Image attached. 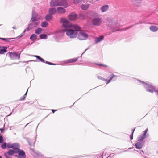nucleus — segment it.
<instances>
[{
	"mask_svg": "<svg viewBox=\"0 0 158 158\" xmlns=\"http://www.w3.org/2000/svg\"><path fill=\"white\" fill-rule=\"evenodd\" d=\"M0 158H2V156H0Z\"/></svg>",
	"mask_w": 158,
	"mask_h": 158,
	"instance_id": "nucleus-51",
	"label": "nucleus"
},
{
	"mask_svg": "<svg viewBox=\"0 0 158 158\" xmlns=\"http://www.w3.org/2000/svg\"><path fill=\"white\" fill-rule=\"evenodd\" d=\"M56 10L55 8H50L49 9V14L51 15L54 14L56 12Z\"/></svg>",
	"mask_w": 158,
	"mask_h": 158,
	"instance_id": "nucleus-23",
	"label": "nucleus"
},
{
	"mask_svg": "<svg viewBox=\"0 0 158 158\" xmlns=\"http://www.w3.org/2000/svg\"><path fill=\"white\" fill-rule=\"evenodd\" d=\"M110 78L109 80L105 79L100 76H98L97 78L98 79H101L106 81V82H107L106 84H107L109 83L113 79H114L113 81L115 80L117 77V76H115L113 74H111L110 75Z\"/></svg>",
	"mask_w": 158,
	"mask_h": 158,
	"instance_id": "nucleus-5",
	"label": "nucleus"
},
{
	"mask_svg": "<svg viewBox=\"0 0 158 158\" xmlns=\"http://www.w3.org/2000/svg\"><path fill=\"white\" fill-rule=\"evenodd\" d=\"M13 146L12 148L15 150V152L18 150L20 147L19 144L16 143H13Z\"/></svg>",
	"mask_w": 158,
	"mask_h": 158,
	"instance_id": "nucleus-18",
	"label": "nucleus"
},
{
	"mask_svg": "<svg viewBox=\"0 0 158 158\" xmlns=\"http://www.w3.org/2000/svg\"><path fill=\"white\" fill-rule=\"evenodd\" d=\"M39 37L41 39L46 40L47 39V36L46 35L42 34L39 35Z\"/></svg>",
	"mask_w": 158,
	"mask_h": 158,
	"instance_id": "nucleus-28",
	"label": "nucleus"
},
{
	"mask_svg": "<svg viewBox=\"0 0 158 158\" xmlns=\"http://www.w3.org/2000/svg\"><path fill=\"white\" fill-rule=\"evenodd\" d=\"M64 28L63 31L66 32V35L70 38H76L77 36L78 31H80V27L76 24H72L66 18L61 19Z\"/></svg>",
	"mask_w": 158,
	"mask_h": 158,
	"instance_id": "nucleus-1",
	"label": "nucleus"
},
{
	"mask_svg": "<svg viewBox=\"0 0 158 158\" xmlns=\"http://www.w3.org/2000/svg\"><path fill=\"white\" fill-rule=\"evenodd\" d=\"M135 146L137 149H141L143 147L142 142H139L137 141V142L135 144Z\"/></svg>",
	"mask_w": 158,
	"mask_h": 158,
	"instance_id": "nucleus-14",
	"label": "nucleus"
},
{
	"mask_svg": "<svg viewBox=\"0 0 158 158\" xmlns=\"http://www.w3.org/2000/svg\"><path fill=\"white\" fill-rule=\"evenodd\" d=\"M1 25L0 24V26Z\"/></svg>",
	"mask_w": 158,
	"mask_h": 158,
	"instance_id": "nucleus-56",
	"label": "nucleus"
},
{
	"mask_svg": "<svg viewBox=\"0 0 158 158\" xmlns=\"http://www.w3.org/2000/svg\"><path fill=\"white\" fill-rule=\"evenodd\" d=\"M50 4L52 6H59V0H51Z\"/></svg>",
	"mask_w": 158,
	"mask_h": 158,
	"instance_id": "nucleus-11",
	"label": "nucleus"
},
{
	"mask_svg": "<svg viewBox=\"0 0 158 158\" xmlns=\"http://www.w3.org/2000/svg\"><path fill=\"white\" fill-rule=\"evenodd\" d=\"M48 25V23L47 22L44 21L42 23L41 26L42 27H45Z\"/></svg>",
	"mask_w": 158,
	"mask_h": 158,
	"instance_id": "nucleus-30",
	"label": "nucleus"
},
{
	"mask_svg": "<svg viewBox=\"0 0 158 158\" xmlns=\"http://www.w3.org/2000/svg\"><path fill=\"white\" fill-rule=\"evenodd\" d=\"M9 55L11 59L13 60H19L20 58V54H18L15 52H9L7 55Z\"/></svg>",
	"mask_w": 158,
	"mask_h": 158,
	"instance_id": "nucleus-6",
	"label": "nucleus"
},
{
	"mask_svg": "<svg viewBox=\"0 0 158 158\" xmlns=\"http://www.w3.org/2000/svg\"><path fill=\"white\" fill-rule=\"evenodd\" d=\"M7 147L9 148H12L13 147V144H11L10 143H8L7 144Z\"/></svg>",
	"mask_w": 158,
	"mask_h": 158,
	"instance_id": "nucleus-35",
	"label": "nucleus"
},
{
	"mask_svg": "<svg viewBox=\"0 0 158 158\" xmlns=\"http://www.w3.org/2000/svg\"><path fill=\"white\" fill-rule=\"evenodd\" d=\"M77 38L80 40H86L88 38V35L85 31H81V28L80 31H78Z\"/></svg>",
	"mask_w": 158,
	"mask_h": 158,
	"instance_id": "nucleus-4",
	"label": "nucleus"
},
{
	"mask_svg": "<svg viewBox=\"0 0 158 158\" xmlns=\"http://www.w3.org/2000/svg\"><path fill=\"white\" fill-rule=\"evenodd\" d=\"M111 154H110V156L109 157H110V156H111Z\"/></svg>",
	"mask_w": 158,
	"mask_h": 158,
	"instance_id": "nucleus-50",
	"label": "nucleus"
},
{
	"mask_svg": "<svg viewBox=\"0 0 158 158\" xmlns=\"http://www.w3.org/2000/svg\"><path fill=\"white\" fill-rule=\"evenodd\" d=\"M95 64L99 66H103L104 67H107V66L106 65H104L101 64L95 63Z\"/></svg>",
	"mask_w": 158,
	"mask_h": 158,
	"instance_id": "nucleus-36",
	"label": "nucleus"
},
{
	"mask_svg": "<svg viewBox=\"0 0 158 158\" xmlns=\"http://www.w3.org/2000/svg\"><path fill=\"white\" fill-rule=\"evenodd\" d=\"M140 152H143V153H144V152H143V151L142 150H141V151H140Z\"/></svg>",
	"mask_w": 158,
	"mask_h": 158,
	"instance_id": "nucleus-48",
	"label": "nucleus"
},
{
	"mask_svg": "<svg viewBox=\"0 0 158 158\" xmlns=\"http://www.w3.org/2000/svg\"><path fill=\"white\" fill-rule=\"evenodd\" d=\"M136 6H138L142 2L143 0H132Z\"/></svg>",
	"mask_w": 158,
	"mask_h": 158,
	"instance_id": "nucleus-24",
	"label": "nucleus"
},
{
	"mask_svg": "<svg viewBox=\"0 0 158 158\" xmlns=\"http://www.w3.org/2000/svg\"><path fill=\"white\" fill-rule=\"evenodd\" d=\"M0 39H1L2 40H3L7 41V39L5 38H0Z\"/></svg>",
	"mask_w": 158,
	"mask_h": 158,
	"instance_id": "nucleus-42",
	"label": "nucleus"
},
{
	"mask_svg": "<svg viewBox=\"0 0 158 158\" xmlns=\"http://www.w3.org/2000/svg\"><path fill=\"white\" fill-rule=\"evenodd\" d=\"M3 129H0V130L1 131V132H2Z\"/></svg>",
	"mask_w": 158,
	"mask_h": 158,
	"instance_id": "nucleus-46",
	"label": "nucleus"
},
{
	"mask_svg": "<svg viewBox=\"0 0 158 158\" xmlns=\"http://www.w3.org/2000/svg\"><path fill=\"white\" fill-rule=\"evenodd\" d=\"M150 30L152 32H156L158 29L157 27L155 26L152 25L149 27Z\"/></svg>",
	"mask_w": 158,
	"mask_h": 158,
	"instance_id": "nucleus-20",
	"label": "nucleus"
},
{
	"mask_svg": "<svg viewBox=\"0 0 158 158\" xmlns=\"http://www.w3.org/2000/svg\"><path fill=\"white\" fill-rule=\"evenodd\" d=\"M57 11L59 14H64L66 12L65 9L64 8L61 7L57 8Z\"/></svg>",
	"mask_w": 158,
	"mask_h": 158,
	"instance_id": "nucleus-17",
	"label": "nucleus"
},
{
	"mask_svg": "<svg viewBox=\"0 0 158 158\" xmlns=\"http://www.w3.org/2000/svg\"><path fill=\"white\" fill-rule=\"evenodd\" d=\"M139 153H140V154H141V152H139Z\"/></svg>",
	"mask_w": 158,
	"mask_h": 158,
	"instance_id": "nucleus-54",
	"label": "nucleus"
},
{
	"mask_svg": "<svg viewBox=\"0 0 158 158\" xmlns=\"http://www.w3.org/2000/svg\"><path fill=\"white\" fill-rule=\"evenodd\" d=\"M104 36L103 35H101L100 36L97 37L95 40V42L96 43L100 42L103 40Z\"/></svg>",
	"mask_w": 158,
	"mask_h": 158,
	"instance_id": "nucleus-22",
	"label": "nucleus"
},
{
	"mask_svg": "<svg viewBox=\"0 0 158 158\" xmlns=\"http://www.w3.org/2000/svg\"><path fill=\"white\" fill-rule=\"evenodd\" d=\"M77 15L74 13H71L68 16L69 19L71 20H74L77 18Z\"/></svg>",
	"mask_w": 158,
	"mask_h": 158,
	"instance_id": "nucleus-15",
	"label": "nucleus"
},
{
	"mask_svg": "<svg viewBox=\"0 0 158 158\" xmlns=\"http://www.w3.org/2000/svg\"><path fill=\"white\" fill-rule=\"evenodd\" d=\"M27 91H28V89L27 90L26 93L24 95V96L23 97H21L20 98V101H22L23 100H24L25 99V98H26V96L27 95Z\"/></svg>",
	"mask_w": 158,
	"mask_h": 158,
	"instance_id": "nucleus-34",
	"label": "nucleus"
},
{
	"mask_svg": "<svg viewBox=\"0 0 158 158\" xmlns=\"http://www.w3.org/2000/svg\"><path fill=\"white\" fill-rule=\"evenodd\" d=\"M92 22L94 25L99 26L101 24L102 20L100 18H95L92 19Z\"/></svg>",
	"mask_w": 158,
	"mask_h": 158,
	"instance_id": "nucleus-7",
	"label": "nucleus"
},
{
	"mask_svg": "<svg viewBox=\"0 0 158 158\" xmlns=\"http://www.w3.org/2000/svg\"><path fill=\"white\" fill-rule=\"evenodd\" d=\"M14 153H15V150H12L10 149L7 152L5 153H4V155L6 158H9L8 154L10 155H12Z\"/></svg>",
	"mask_w": 158,
	"mask_h": 158,
	"instance_id": "nucleus-13",
	"label": "nucleus"
},
{
	"mask_svg": "<svg viewBox=\"0 0 158 158\" xmlns=\"http://www.w3.org/2000/svg\"><path fill=\"white\" fill-rule=\"evenodd\" d=\"M148 129H146L144 131H143V133L142 134V135H143L145 136H146V134L147 133V132L148 131Z\"/></svg>",
	"mask_w": 158,
	"mask_h": 158,
	"instance_id": "nucleus-39",
	"label": "nucleus"
},
{
	"mask_svg": "<svg viewBox=\"0 0 158 158\" xmlns=\"http://www.w3.org/2000/svg\"><path fill=\"white\" fill-rule=\"evenodd\" d=\"M42 31V28H38L35 30V33L37 34H39L40 33H41Z\"/></svg>",
	"mask_w": 158,
	"mask_h": 158,
	"instance_id": "nucleus-29",
	"label": "nucleus"
},
{
	"mask_svg": "<svg viewBox=\"0 0 158 158\" xmlns=\"http://www.w3.org/2000/svg\"><path fill=\"white\" fill-rule=\"evenodd\" d=\"M7 143H3L1 145L2 148V149H5L6 148Z\"/></svg>",
	"mask_w": 158,
	"mask_h": 158,
	"instance_id": "nucleus-32",
	"label": "nucleus"
},
{
	"mask_svg": "<svg viewBox=\"0 0 158 158\" xmlns=\"http://www.w3.org/2000/svg\"><path fill=\"white\" fill-rule=\"evenodd\" d=\"M137 81L139 83V84L143 87L146 89L147 91L152 93L153 92L156 91V88L152 84L146 83L139 80Z\"/></svg>",
	"mask_w": 158,
	"mask_h": 158,
	"instance_id": "nucleus-2",
	"label": "nucleus"
},
{
	"mask_svg": "<svg viewBox=\"0 0 158 158\" xmlns=\"http://www.w3.org/2000/svg\"><path fill=\"white\" fill-rule=\"evenodd\" d=\"M12 28L13 29H17V28L16 27V26H14L13 27H12Z\"/></svg>",
	"mask_w": 158,
	"mask_h": 158,
	"instance_id": "nucleus-43",
	"label": "nucleus"
},
{
	"mask_svg": "<svg viewBox=\"0 0 158 158\" xmlns=\"http://www.w3.org/2000/svg\"><path fill=\"white\" fill-rule=\"evenodd\" d=\"M12 39V38H10V39Z\"/></svg>",
	"mask_w": 158,
	"mask_h": 158,
	"instance_id": "nucleus-55",
	"label": "nucleus"
},
{
	"mask_svg": "<svg viewBox=\"0 0 158 158\" xmlns=\"http://www.w3.org/2000/svg\"><path fill=\"white\" fill-rule=\"evenodd\" d=\"M34 56L35 57H36L37 59L40 60L41 61L44 62H45V60L43 59L41 57H40V56Z\"/></svg>",
	"mask_w": 158,
	"mask_h": 158,
	"instance_id": "nucleus-31",
	"label": "nucleus"
},
{
	"mask_svg": "<svg viewBox=\"0 0 158 158\" xmlns=\"http://www.w3.org/2000/svg\"><path fill=\"white\" fill-rule=\"evenodd\" d=\"M44 63H46L47 64H49V65H56L55 64H53V63H51V62H49L48 61H45V62Z\"/></svg>",
	"mask_w": 158,
	"mask_h": 158,
	"instance_id": "nucleus-38",
	"label": "nucleus"
},
{
	"mask_svg": "<svg viewBox=\"0 0 158 158\" xmlns=\"http://www.w3.org/2000/svg\"><path fill=\"white\" fill-rule=\"evenodd\" d=\"M59 6H63L66 8L68 6L67 0H61L59 2Z\"/></svg>",
	"mask_w": 158,
	"mask_h": 158,
	"instance_id": "nucleus-12",
	"label": "nucleus"
},
{
	"mask_svg": "<svg viewBox=\"0 0 158 158\" xmlns=\"http://www.w3.org/2000/svg\"><path fill=\"white\" fill-rule=\"evenodd\" d=\"M109 6L107 5H103L100 8V10L102 12H106L109 8Z\"/></svg>",
	"mask_w": 158,
	"mask_h": 158,
	"instance_id": "nucleus-16",
	"label": "nucleus"
},
{
	"mask_svg": "<svg viewBox=\"0 0 158 158\" xmlns=\"http://www.w3.org/2000/svg\"><path fill=\"white\" fill-rule=\"evenodd\" d=\"M52 15L49 14L46 16L45 19L47 21H49L52 19Z\"/></svg>",
	"mask_w": 158,
	"mask_h": 158,
	"instance_id": "nucleus-26",
	"label": "nucleus"
},
{
	"mask_svg": "<svg viewBox=\"0 0 158 158\" xmlns=\"http://www.w3.org/2000/svg\"><path fill=\"white\" fill-rule=\"evenodd\" d=\"M137 151V152H139V151H138V150H137V151Z\"/></svg>",
	"mask_w": 158,
	"mask_h": 158,
	"instance_id": "nucleus-53",
	"label": "nucleus"
},
{
	"mask_svg": "<svg viewBox=\"0 0 158 158\" xmlns=\"http://www.w3.org/2000/svg\"><path fill=\"white\" fill-rule=\"evenodd\" d=\"M108 26L113 31V32L118 30V25L117 24H115L114 23L112 24H109Z\"/></svg>",
	"mask_w": 158,
	"mask_h": 158,
	"instance_id": "nucleus-9",
	"label": "nucleus"
},
{
	"mask_svg": "<svg viewBox=\"0 0 158 158\" xmlns=\"http://www.w3.org/2000/svg\"><path fill=\"white\" fill-rule=\"evenodd\" d=\"M32 17L31 20V23L29 24L30 27H31L33 28L34 27H37L39 24V23L37 21L38 20V19L36 17V15L35 13V10L33 9Z\"/></svg>",
	"mask_w": 158,
	"mask_h": 158,
	"instance_id": "nucleus-3",
	"label": "nucleus"
},
{
	"mask_svg": "<svg viewBox=\"0 0 158 158\" xmlns=\"http://www.w3.org/2000/svg\"><path fill=\"white\" fill-rule=\"evenodd\" d=\"M32 61H35V60H32L27 61L26 62H29Z\"/></svg>",
	"mask_w": 158,
	"mask_h": 158,
	"instance_id": "nucleus-45",
	"label": "nucleus"
},
{
	"mask_svg": "<svg viewBox=\"0 0 158 158\" xmlns=\"http://www.w3.org/2000/svg\"><path fill=\"white\" fill-rule=\"evenodd\" d=\"M52 110L53 113H54L55 111H57V110Z\"/></svg>",
	"mask_w": 158,
	"mask_h": 158,
	"instance_id": "nucleus-44",
	"label": "nucleus"
},
{
	"mask_svg": "<svg viewBox=\"0 0 158 158\" xmlns=\"http://www.w3.org/2000/svg\"><path fill=\"white\" fill-rule=\"evenodd\" d=\"M23 35V34H21L19 36H18L17 38H18V39L21 38L22 37Z\"/></svg>",
	"mask_w": 158,
	"mask_h": 158,
	"instance_id": "nucleus-41",
	"label": "nucleus"
},
{
	"mask_svg": "<svg viewBox=\"0 0 158 158\" xmlns=\"http://www.w3.org/2000/svg\"><path fill=\"white\" fill-rule=\"evenodd\" d=\"M90 6V4H82L81 5V8L83 10H87Z\"/></svg>",
	"mask_w": 158,
	"mask_h": 158,
	"instance_id": "nucleus-21",
	"label": "nucleus"
},
{
	"mask_svg": "<svg viewBox=\"0 0 158 158\" xmlns=\"http://www.w3.org/2000/svg\"><path fill=\"white\" fill-rule=\"evenodd\" d=\"M129 149H131V148H129Z\"/></svg>",
	"mask_w": 158,
	"mask_h": 158,
	"instance_id": "nucleus-52",
	"label": "nucleus"
},
{
	"mask_svg": "<svg viewBox=\"0 0 158 158\" xmlns=\"http://www.w3.org/2000/svg\"><path fill=\"white\" fill-rule=\"evenodd\" d=\"M15 153H18L19 156L23 158L26 157V155L24 152L19 148L18 150L15 152Z\"/></svg>",
	"mask_w": 158,
	"mask_h": 158,
	"instance_id": "nucleus-10",
	"label": "nucleus"
},
{
	"mask_svg": "<svg viewBox=\"0 0 158 158\" xmlns=\"http://www.w3.org/2000/svg\"><path fill=\"white\" fill-rule=\"evenodd\" d=\"M14 156H15L17 157H18V156L17 155H15Z\"/></svg>",
	"mask_w": 158,
	"mask_h": 158,
	"instance_id": "nucleus-47",
	"label": "nucleus"
},
{
	"mask_svg": "<svg viewBox=\"0 0 158 158\" xmlns=\"http://www.w3.org/2000/svg\"><path fill=\"white\" fill-rule=\"evenodd\" d=\"M77 60V58H74L72 59H70L66 60L62 62L61 64V65H65L67 63H74L76 62Z\"/></svg>",
	"mask_w": 158,
	"mask_h": 158,
	"instance_id": "nucleus-8",
	"label": "nucleus"
},
{
	"mask_svg": "<svg viewBox=\"0 0 158 158\" xmlns=\"http://www.w3.org/2000/svg\"><path fill=\"white\" fill-rule=\"evenodd\" d=\"M7 48L6 47L0 46V54H3L7 52Z\"/></svg>",
	"mask_w": 158,
	"mask_h": 158,
	"instance_id": "nucleus-19",
	"label": "nucleus"
},
{
	"mask_svg": "<svg viewBox=\"0 0 158 158\" xmlns=\"http://www.w3.org/2000/svg\"><path fill=\"white\" fill-rule=\"evenodd\" d=\"M3 141V138L2 135H0V143H2Z\"/></svg>",
	"mask_w": 158,
	"mask_h": 158,
	"instance_id": "nucleus-40",
	"label": "nucleus"
},
{
	"mask_svg": "<svg viewBox=\"0 0 158 158\" xmlns=\"http://www.w3.org/2000/svg\"><path fill=\"white\" fill-rule=\"evenodd\" d=\"M30 24H29L28 25V27H27L24 30V33L26 31H28L30 30L32 28L31 27V26H29Z\"/></svg>",
	"mask_w": 158,
	"mask_h": 158,
	"instance_id": "nucleus-33",
	"label": "nucleus"
},
{
	"mask_svg": "<svg viewBox=\"0 0 158 158\" xmlns=\"http://www.w3.org/2000/svg\"><path fill=\"white\" fill-rule=\"evenodd\" d=\"M135 129H133L132 130V132L131 134L130 135V139L131 140H132L133 139V134L134 132V131H135Z\"/></svg>",
	"mask_w": 158,
	"mask_h": 158,
	"instance_id": "nucleus-37",
	"label": "nucleus"
},
{
	"mask_svg": "<svg viewBox=\"0 0 158 158\" xmlns=\"http://www.w3.org/2000/svg\"><path fill=\"white\" fill-rule=\"evenodd\" d=\"M146 137V136H145L143 135H140V136L138 138V141L142 142V141Z\"/></svg>",
	"mask_w": 158,
	"mask_h": 158,
	"instance_id": "nucleus-25",
	"label": "nucleus"
},
{
	"mask_svg": "<svg viewBox=\"0 0 158 158\" xmlns=\"http://www.w3.org/2000/svg\"><path fill=\"white\" fill-rule=\"evenodd\" d=\"M157 92V94L158 95V90L156 91Z\"/></svg>",
	"mask_w": 158,
	"mask_h": 158,
	"instance_id": "nucleus-49",
	"label": "nucleus"
},
{
	"mask_svg": "<svg viewBox=\"0 0 158 158\" xmlns=\"http://www.w3.org/2000/svg\"><path fill=\"white\" fill-rule=\"evenodd\" d=\"M37 36L35 34H33L30 37V39L32 41L35 40L37 38Z\"/></svg>",
	"mask_w": 158,
	"mask_h": 158,
	"instance_id": "nucleus-27",
	"label": "nucleus"
}]
</instances>
